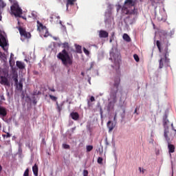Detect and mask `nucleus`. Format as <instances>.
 I'll list each match as a JSON object with an SVG mask.
<instances>
[{
    "instance_id": "1",
    "label": "nucleus",
    "mask_w": 176,
    "mask_h": 176,
    "mask_svg": "<svg viewBox=\"0 0 176 176\" xmlns=\"http://www.w3.org/2000/svg\"><path fill=\"white\" fill-rule=\"evenodd\" d=\"M157 47L160 52V53H162L160 55V59L159 60V68L162 69L164 67V65H168L170 63V58H168L170 51L168 50V46H170V43L168 41L161 43L159 40L156 41Z\"/></svg>"
},
{
    "instance_id": "2",
    "label": "nucleus",
    "mask_w": 176,
    "mask_h": 176,
    "mask_svg": "<svg viewBox=\"0 0 176 176\" xmlns=\"http://www.w3.org/2000/svg\"><path fill=\"white\" fill-rule=\"evenodd\" d=\"M135 1L125 0L122 8V12L124 14H138V9H135Z\"/></svg>"
},
{
    "instance_id": "3",
    "label": "nucleus",
    "mask_w": 176,
    "mask_h": 176,
    "mask_svg": "<svg viewBox=\"0 0 176 176\" xmlns=\"http://www.w3.org/2000/svg\"><path fill=\"white\" fill-rule=\"evenodd\" d=\"M119 85H120V77L117 76L114 79L113 87L111 88L109 105H115V104H116L117 94L118 91H119Z\"/></svg>"
},
{
    "instance_id": "4",
    "label": "nucleus",
    "mask_w": 176,
    "mask_h": 176,
    "mask_svg": "<svg viewBox=\"0 0 176 176\" xmlns=\"http://www.w3.org/2000/svg\"><path fill=\"white\" fill-rule=\"evenodd\" d=\"M164 138L166 139V141L168 142V153L170 154V156L171 157V153H174L175 152V146L174 144H170V141L171 138H174V135L170 131L168 130V126L165 128L164 129Z\"/></svg>"
},
{
    "instance_id": "5",
    "label": "nucleus",
    "mask_w": 176,
    "mask_h": 176,
    "mask_svg": "<svg viewBox=\"0 0 176 176\" xmlns=\"http://www.w3.org/2000/svg\"><path fill=\"white\" fill-rule=\"evenodd\" d=\"M59 60L62 61L63 65H72V57L69 56L67 50H63L61 52H59L57 55Z\"/></svg>"
},
{
    "instance_id": "6",
    "label": "nucleus",
    "mask_w": 176,
    "mask_h": 176,
    "mask_svg": "<svg viewBox=\"0 0 176 176\" xmlns=\"http://www.w3.org/2000/svg\"><path fill=\"white\" fill-rule=\"evenodd\" d=\"M18 30L19 31L21 41H22V42H25V41L31 39V33L30 32H27L25 28L20 26L18 28Z\"/></svg>"
},
{
    "instance_id": "7",
    "label": "nucleus",
    "mask_w": 176,
    "mask_h": 176,
    "mask_svg": "<svg viewBox=\"0 0 176 176\" xmlns=\"http://www.w3.org/2000/svg\"><path fill=\"white\" fill-rule=\"evenodd\" d=\"M11 10L16 17H21L23 14V10L19 6L18 3H14V5L11 6Z\"/></svg>"
},
{
    "instance_id": "8",
    "label": "nucleus",
    "mask_w": 176,
    "mask_h": 176,
    "mask_svg": "<svg viewBox=\"0 0 176 176\" xmlns=\"http://www.w3.org/2000/svg\"><path fill=\"white\" fill-rule=\"evenodd\" d=\"M37 30L40 32H45L44 34V36L46 38L49 36V32L47 31V28L46 26H44L43 24H42L39 21H37Z\"/></svg>"
},
{
    "instance_id": "9",
    "label": "nucleus",
    "mask_w": 176,
    "mask_h": 176,
    "mask_svg": "<svg viewBox=\"0 0 176 176\" xmlns=\"http://www.w3.org/2000/svg\"><path fill=\"white\" fill-rule=\"evenodd\" d=\"M0 46L3 49V50H6L5 47L8 46V41H6V38L2 34H0Z\"/></svg>"
},
{
    "instance_id": "10",
    "label": "nucleus",
    "mask_w": 176,
    "mask_h": 176,
    "mask_svg": "<svg viewBox=\"0 0 176 176\" xmlns=\"http://www.w3.org/2000/svg\"><path fill=\"white\" fill-rule=\"evenodd\" d=\"M8 115V110L4 107L0 106V118H2L3 120H5V118Z\"/></svg>"
},
{
    "instance_id": "11",
    "label": "nucleus",
    "mask_w": 176,
    "mask_h": 176,
    "mask_svg": "<svg viewBox=\"0 0 176 176\" xmlns=\"http://www.w3.org/2000/svg\"><path fill=\"white\" fill-rule=\"evenodd\" d=\"M1 85H5L6 86H9V80H8V78L6 76H1Z\"/></svg>"
},
{
    "instance_id": "12",
    "label": "nucleus",
    "mask_w": 176,
    "mask_h": 176,
    "mask_svg": "<svg viewBox=\"0 0 176 176\" xmlns=\"http://www.w3.org/2000/svg\"><path fill=\"white\" fill-rule=\"evenodd\" d=\"M108 36H109V34L108 33V32H107L105 30H100L99 32V37L108 38Z\"/></svg>"
},
{
    "instance_id": "13",
    "label": "nucleus",
    "mask_w": 176,
    "mask_h": 176,
    "mask_svg": "<svg viewBox=\"0 0 176 176\" xmlns=\"http://www.w3.org/2000/svg\"><path fill=\"white\" fill-rule=\"evenodd\" d=\"M70 116L73 120H79V113L78 112H72Z\"/></svg>"
},
{
    "instance_id": "14",
    "label": "nucleus",
    "mask_w": 176,
    "mask_h": 176,
    "mask_svg": "<svg viewBox=\"0 0 176 176\" xmlns=\"http://www.w3.org/2000/svg\"><path fill=\"white\" fill-rule=\"evenodd\" d=\"M174 34H175V31H174V30H170L169 32H164V35L166 38H173V35H174Z\"/></svg>"
},
{
    "instance_id": "15",
    "label": "nucleus",
    "mask_w": 176,
    "mask_h": 176,
    "mask_svg": "<svg viewBox=\"0 0 176 176\" xmlns=\"http://www.w3.org/2000/svg\"><path fill=\"white\" fill-rule=\"evenodd\" d=\"M16 67L19 69H24L25 68V64H24V63L21 62V61H19L17 60L16 62Z\"/></svg>"
},
{
    "instance_id": "16",
    "label": "nucleus",
    "mask_w": 176,
    "mask_h": 176,
    "mask_svg": "<svg viewBox=\"0 0 176 176\" xmlns=\"http://www.w3.org/2000/svg\"><path fill=\"white\" fill-rule=\"evenodd\" d=\"M63 107H64V102L58 104V102L56 101V109L59 113H61V111H63Z\"/></svg>"
},
{
    "instance_id": "17",
    "label": "nucleus",
    "mask_w": 176,
    "mask_h": 176,
    "mask_svg": "<svg viewBox=\"0 0 176 176\" xmlns=\"http://www.w3.org/2000/svg\"><path fill=\"white\" fill-rule=\"evenodd\" d=\"M107 127L109 129V131L111 132L112 130H113V129H115V124H113L111 121H109L107 122Z\"/></svg>"
},
{
    "instance_id": "18",
    "label": "nucleus",
    "mask_w": 176,
    "mask_h": 176,
    "mask_svg": "<svg viewBox=\"0 0 176 176\" xmlns=\"http://www.w3.org/2000/svg\"><path fill=\"white\" fill-rule=\"evenodd\" d=\"M16 90H19L21 91L23 90V81L19 80V82L17 83V85H15Z\"/></svg>"
},
{
    "instance_id": "19",
    "label": "nucleus",
    "mask_w": 176,
    "mask_h": 176,
    "mask_svg": "<svg viewBox=\"0 0 176 176\" xmlns=\"http://www.w3.org/2000/svg\"><path fill=\"white\" fill-rule=\"evenodd\" d=\"M32 171L35 176H38V165H36V164L32 166Z\"/></svg>"
},
{
    "instance_id": "20",
    "label": "nucleus",
    "mask_w": 176,
    "mask_h": 176,
    "mask_svg": "<svg viewBox=\"0 0 176 176\" xmlns=\"http://www.w3.org/2000/svg\"><path fill=\"white\" fill-rule=\"evenodd\" d=\"M122 38L124 41H126V42H131V38H130V36H129V34H124Z\"/></svg>"
},
{
    "instance_id": "21",
    "label": "nucleus",
    "mask_w": 176,
    "mask_h": 176,
    "mask_svg": "<svg viewBox=\"0 0 176 176\" xmlns=\"http://www.w3.org/2000/svg\"><path fill=\"white\" fill-rule=\"evenodd\" d=\"M75 2H76V0H67V9H68V6L69 5L70 6H72L74 5Z\"/></svg>"
},
{
    "instance_id": "22",
    "label": "nucleus",
    "mask_w": 176,
    "mask_h": 176,
    "mask_svg": "<svg viewBox=\"0 0 176 176\" xmlns=\"http://www.w3.org/2000/svg\"><path fill=\"white\" fill-rule=\"evenodd\" d=\"M76 50L77 53H82V46L76 45Z\"/></svg>"
},
{
    "instance_id": "23",
    "label": "nucleus",
    "mask_w": 176,
    "mask_h": 176,
    "mask_svg": "<svg viewBox=\"0 0 176 176\" xmlns=\"http://www.w3.org/2000/svg\"><path fill=\"white\" fill-rule=\"evenodd\" d=\"M12 78L14 79L15 85H17V83H19V76L17 74H15Z\"/></svg>"
},
{
    "instance_id": "24",
    "label": "nucleus",
    "mask_w": 176,
    "mask_h": 176,
    "mask_svg": "<svg viewBox=\"0 0 176 176\" xmlns=\"http://www.w3.org/2000/svg\"><path fill=\"white\" fill-rule=\"evenodd\" d=\"M87 152H91L93 151V146L92 145H88L86 146Z\"/></svg>"
},
{
    "instance_id": "25",
    "label": "nucleus",
    "mask_w": 176,
    "mask_h": 176,
    "mask_svg": "<svg viewBox=\"0 0 176 176\" xmlns=\"http://www.w3.org/2000/svg\"><path fill=\"white\" fill-rule=\"evenodd\" d=\"M23 176H30V169L29 168H26V170H25V172L23 173Z\"/></svg>"
},
{
    "instance_id": "26",
    "label": "nucleus",
    "mask_w": 176,
    "mask_h": 176,
    "mask_svg": "<svg viewBox=\"0 0 176 176\" xmlns=\"http://www.w3.org/2000/svg\"><path fill=\"white\" fill-rule=\"evenodd\" d=\"M49 97L52 101H57V97L52 95H49Z\"/></svg>"
},
{
    "instance_id": "27",
    "label": "nucleus",
    "mask_w": 176,
    "mask_h": 176,
    "mask_svg": "<svg viewBox=\"0 0 176 176\" xmlns=\"http://www.w3.org/2000/svg\"><path fill=\"white\" fill-rule=\"evenodd\" d=\"M133 58L137 63L140 61V57H138V55L137 54L133 55Z\"/></svg>"
},
{
    "instance_id": "28",
    "label": "nucleus",
    "mask_w": 176,
    "mask_h": 176,
    "mask_svg": "<svg viewBox=\"0 0 176 176\" xmlns=\"http://www.w3.org/2000/svg\"><path fill=\"white\" fill-rule=\"evenodd\" d=\"M103 160H104V159H102V157H99L98 158V164H102Z\"/></svg>"
},
{
    "instance_id": "29",
    "label": "nucleus",
    "mask_w": 176,
    "mask_h": 176,
    "mask_svg": "<svg viewBox=\"0 0 176 176\" xmlns=\"http://www.w3.org/2000/svg\"><path fill=\"white\" fill-rule=\"evenodd\" d=\"M83 52L85 54H86L87 56H89L90 54V52H89V50H87L85 47H83Z\"/></svg>"
},
{
    "instance_id": "30",
    "label": "nucleus",
    "mask_w": 176,
    "mask_h": 176,
    "mask_svg": "<svg viewBox=\"0 0 176 176\" xmlns=\"http://www.w3.org/2000/svg\"><path fill=\"white\" fill-rule=\"evenodd\" d=\"M168 120H167V118H164L163 123H164V127H166V126H167V123H168Z\"/></svg>"
},
{
    "instance_id": "31",
    "label": "nucleus",
    "mask_w": 176,
    "mask_h": 176,
    "mask_svg": "<svg viewBox=\"0 0 176 176\" xmlns=\"http://www.w3.org/2000/svg\"><path fill=\"white\" fill-rule=\"evenodd\" d=\"M63 148H64V149H69L70 146H69V144H63Z\"/></svg>"
},
{
    "instance_id": "32",
    "label": "nucleus",
    "mask_w": 176,
    "mask_h": 176,
    "mask_svg": "<svg viewBox=\"0 0 176 176\" xmlns=\"http://www.w3.org/2000/svg\"><path fill=\"white\" fill-rule=\"evenodd\" d=\"M116 10H117V12H119V10H120V9L122 10V8H123V7H122V6H120V4H118V5H117L116 6Z\"/></svg>"
},
{
    "instance_id": "33",
    "label": "nucleus",
    "mask_w": 176,
    "mask_h": 176,
    "mask_svg": "<svg viewBox=\"0 0 176 176\" xmlns=\"http://www.w3.org/2000/svg\"><path fill=\"white\" fill-rule=\"evenodd\" d=\"M89 175V171L87 170H83V176H88Z\"/></svg>"
},
{
    "instance_id": "34",
    "label": "nucleus",
    "mask_w": 176,
    "mask_h": 176,
    "mask_svg": "<svg viewBox=\"0 0 176 176\" xmlns=\"http://www.w3.org/2000/svg\"><path fill=\"white\" fill-rule=\"evenodd\" d=\"M39 94H41V91L36 92V91L33 92V96H39Z\"/></svg>"
},
{
    "instance_id": "35",
    "label": "nucleus",
    "mask_w": 176,
    "mask_h": 176,
    "mask_svg": "<svg viewBox=\"0 0 176 176\" xmlns=\"http://www.w3.org/2000/svg\"><path fill=\"white\" fill-rule=\"evenodd\" d=\"M48 90H50V91H56V89H54V87H48Z\"/></svg>"
},
{
    "instance_id": "36",
    "label": "nucleus",
    "mask_w": 176,
    "mask_h": 176,
    "mask_svg": "<svg viewBox=\"0 0 176 176\" xmlns=\"http://www.w3.org/2000/svg\"><path fill=\"white\" fill-rule=\"evenodd\" d=\"M9 63H10V67H13V64H14V62H12V58H10V60H9Z\"/></svg>"
},
{
    "instance_id": "37",
    "label": "nucleus",
    "mask_w": 176,
    "mask_h": 176,
    "mask_svg": "<svg viewBox=\"0 0 176 176\" xmlns=\"http://www.w3.org/2000/svg\"><path fill=\"white\" fill-rule=\"evenodd\" d=\"M90 101H91V102L96 101V98H94V96H91Z\"/></svg>"
},
{
    "instance_id": "38",
    "label": "nucleus",
    "mask_w": 176,
    "mask_h": 176,
    "mask_svg": "<svg viewBox=\"0 0 176 176\" xmlns=\"http://www.w3.org/2000/svg\"><path fill=\"white\" fill-rule=\"evenodd\" d=\"M63 47H68V43H63Z\"/></svg>"
},
{
    "instance_id": "39",
    "label": "nucleus",
    "mask_w": 176,
    "mask_h": 176,
    "mask_svg": "<svg viewBox=\"0 0 176 176\" xmlns=\"http://www.w3.org/2000/svg\"><path fill=\"white\" fill-rule=\"evenodd\" d=\"M11 136H12V135H10V133H7V135H6V138H10Z\"/></svg>"
},
{
    "instance_id": "40",
    "label": "nucleus",
    "mask_w": 176,
    "mask_h": 176,
    "mask_svg": "<svg viewBox=\"0 0 176 176\" xmlns=\"http://www.w3.org/2000/svg\"><path fill=\"white\" fill-rule=\"evenodd\" d=\"M5 6H6V4L5 3H2L1 4V8H5Z\"/></svg>"
},
{
    "instance_id": "41",
    "label": "nucleus",
    "mask_w": 176,
    "mask_h": 176,
    "mask_svg": "<svg viewBox=\"0 0 176 176\" xmlns=\"http://www.w3.org/2000/svg\"><path fill=\"white\" fill-rule=\"evenodd\" d=\"M100 116H102V108H100Z\"/></svg>"
},
{
    "instance_id": "42",
    "label": "nucleus",
    "mask_w": 176,
    "mask_h": 176,
    "mask_svg": "<svg viewBox=\"0 0 176 176\" xmlns=\"http://www.w3.org/2000/svg\"><path fill=\"white\" fill-rule=\"evenodd\" d=\"M36 99H34L33 100V104H34V105H36Z\"/></svg>"
},
{
    "instance_id": "43",
    "label": "nucleus",
    "mask_w": 176,
    "mask_h": 176,
    "mask_svg": "<svg viewBox=\"0 0 176 176\" xmlns=\"http://www.w3.org/2000/svg\"><path fill=\"white\" fill-rule=\"evenodd\" d=\"M145 171H146V170L144 169V168H142V174H144L145 173Z\"/></svg>"
},
{
    "instance_id": "44",
    "label": "nucleus",
    "mask_w": 176,
    "mask_h": 176,
    "mask_svg": "<svg viewBox=\"0 0 176 176\" xmlns=\"http://www.w3.org/2000/svg\"><path fill=\"white\" fill-rule=\"evenodd\" d=\"M0 21H2V12H0Z\"/></svg>"
},
{
    "instance_id": "45",
    "label": "nucleus",
    "mask_w": 176,
    "mask_h": 176,
    "mask_svg": "<svg viewBox=\"0 0 176 176\" xmlns=\"http://www.w3.org/2000/svg\"><path fill=\"white\" fill-rule=\"evenodd\" d=\"M91 68H93V63L91 64V67L89 69H87V71H90V69H91Z\"/></svg>"
},
{
    "instance_id": "46",
    "label": "nucleus",
    "mask_w": 176,
    "mask_h": 176,
    "mask_svg": "<svg viewBox=\"0 0 176 176\" xmlns=\"http://www.w3.org/2000/svg\"><path fill=\"white\" fill-rule=\"evenodd\" d=\"M87 104H88V107H91V104H90V100H88Z\"/></svg>"
},
{
    "instance_id": "47",
    "label": "nucleus",
    "mask_w": 176,
    "mask_h": 176,
    "mask_svg": "<svg viewBox=\"0 0 176 176\" xmlns=\"http://www.w3.org/2000/svg\"><path fill=\"white\" fill-rule=\"evenodd\" d=\"M171 127H172V130H175V129L174 128V124H171Z\"/></svg>"
},
{
    "instance_id": "48",
    "label": "nucleus",
    "mask_w": 176,
    "mask_h": 176,
    "mask_svg": "<svg viewBox=\"0 0 176 176\" xmlns=\"http://www.w3.org/2000/svg\"><path fill=\"white\" fill-rule=\"evenodd\" d=\"M116 113L115 114V116H114V118H113V120H114V122H116Z\"/></svg>"
},
{
    "instance_id": "49",
    "label": "nucleus",
    "mask_w": 176,
    "mask_h": 176,
    "mask_svg": "<svg viewBox=\"0 0 176 176\" xmlns=\"http://www.w3.org/2000/svg\"><path fill=\"white\" fill-rule=\"evenodd\" d=\"M53 39H54V41H57V39H58V38H57V37H53Z\"/></svg>"
},
{
    "instance_id": "50",
    "label": "nucleus",
    "mask_w": 176,
    "mask_h": 176,
    "mask_svg": "<svg viewBox=\"0 0 176 176\" xmlns=\"http://www.w3.org/2000/svg\"><path fill=\"white\" fill-rule=\"evenodd\" d=\"M81 75H82V76H85V72H82Z\"/></svg>"
},
{
    "instance_id": "51",
    "label": "nucleus",
    "mask_w": 176,
    "mask_h": 176,
    "mask_svg": "<svg viewBox=\"0 0 176 176\" xmlns=\"http://www.w3.org/2000/svg\"><path fill=\"white\" fill-rule=\"evenodd\" d=\"M139 170L141 173L142 171V168H141V167H139Z\"/></svg>"
},
{
    "instance_id": "52",
    "label": "nucleus",
    "mask_w": 176,
    "mask_h": 176,
    "mask_svg": "<svg viewBox=\"0 0 176 176\" xmlns=\"http://www.w3.org/2000/svg\"><path fill=\"white\" fill-rule=\"evenodd\" d=\"M12 57H13V54H10V58H11V59L12 60Z\"/></svg>"
},
{
    "instance_id": "53",
    "label": "nucleus",
    "mask_w": 176,
    "mask_h": 176,
    "mask_svg": "<svg viewBox=\"0 0 176 176\" xmlns=\"http://www.w3.org/2000/svg\"><path fill=\"white\" fill-rule=\"evenodd\" d=\"M2 171V166L0 165V173Z\"/></svg>"
},
{
    "instance_id": "54",
    "label": "nucleus",
    "mask_w": 176,
    "mask_h": 176,
    "mask_svg": "<svg viewBox=\"0 0 176 176\" xmlns=\"http://www.w3.org/2000/svg\"><path fill=\"white\" fill-rule=\"evenodd\" d=\"M111 36H115V33L114 32L112 33Z\"/></svg>"
},
{
    "instance_id": "55",
    "label": "nucleus",
    "mask_w": 176,
    "mask_h": 176,
    "mask_svg": "<svg viewBox=\"0 0 176 176\" xmlns=\"http://www.w3.org/2000/svg\"><path fill=\"white\" fill-rule=\"evenodd\" d=\"M1 129H2V124H1V122H0V130H1Z\"/></svg>"
},
{
    "instance_id": "56",
    "label": "nucleus",
    "mask_w": 176,
    "mask_h": 176,
    "mask_svg": "<svg viewBox=\"0 0 176 176\" xmlns=\"http://www.w3.org/2000/svg\"><path fill=\"white\" fill-rule=\"evenodd\" d=\"M28 146L29 148H31V145L28 144Z\"/></svg>"
},
{
    "instance_id": "57",
    "label": "nucleus",
    "mask_w": 176,
    "mask_h": 176,
    "mask_svg": "<svg viewBox=\"0 0 176 176\" xmlns=\"http://www.w3.org/2000/svg\"><path fill=\"white\" fill-rule=\"evenodd\" d=\"M1 56H3V55L2 54L1 52H0V58L1 57Z\"/></svg>"
},
{
    "instance_id": "58",
    "label": "nucleus",
    "mask_w": 176,
    "mask_h": 176,
    "mask_svg": "<svg viewBox=\"0 0 176 176\" xmlns=\"http://www.w3.org/2000/svg\"><path fill=\"white\" fill-rule=\"evenodd\" d=\"M137 112V109H135V113Z\"/></svg>"
},
{
    "instance_id": "59",
    "label": "nucleus",
    "mask_w": 176,
    "mask_h": 176,
    "mask_svg": "<svg viewBox=\"0 0 176 176\" xmlns=\"http://www.w3.org/2000/svg\"><path fill=\"white\" fill-rule=\"evenodd\" d=\"M110 42H112V38H110Z\"/></svg>"
},
{
    "instance_id": "60",
    "label": "nucleus",
    "mask_w": 176,
    "mask_h": 176,
    "mask_svg": "<svg viewBox=\"0 0 176 176\" xmlns=\"http://www.w3.org/2000/svg\"><path fill=\"white\" fill-rule=\"evenodd\" d=\"M163 10H164V12H166V10L164 8H163Z\"/></svg>"
},
{
    "instance_id": "61",
    "label": "nucleus",
    "mask_w": 176,
    "mask_h": 176,
    "mask_svg": "<svg viewBox=\"0 0 176 176\" xmlns=\"http://www.w3.org/2000/svg\"><path fill=\"white\" fill-rule=\"evenodd\" d=\"M173 131H175V134H176V129L173 130Z\"/></svg>"
},
{
    "instance_id": "62",
    "label": "nucleus",
    "mask_w": 176,
    "mask_h": 176,
    "mask_svg": "<svg viewBox=\"0 0 176 176\" xmlns=\"http://www.w3.org/2000/svg\"><path fill=\"white\" fill-rule=\"evenodd\" d=\"M1 100H5V98H1Z\"/></svg>"
},
{
    "instance_id": "63",
    "label": "nucleus",
    "mask_w": 176,
    "mask_h": 176,
    "mask_svg": "<svg viewBox=\"0 0 176 176\" xmlns=\"http://www.w3.org/2000/svg\"><path fill=\"white\" fill-rule=\"evenodd\" d=\"M1 100H5V98H1Z\"/></svg>"
},
{
    "instance_id": "64",
    "label": "nucleus",
    "mask_w": 176,
    "mask_h": 176,
    "mask_svg": "<svg viewBox=\"0 0 176 176\" xmlns=\"http://www.w3.org/2000/svg\"><path fill=\"white\" fill-rule=\"evenodd\" d=\"M25 60H26L27 62L28 61L27 59H25Z\"/></svg>"
}]
</instances>
